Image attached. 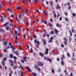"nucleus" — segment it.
<instances>
[{
	"label": "nucleus",
	"instance_id": "nucleus-1",
	"mask_svg": "<svg viewBox=\"0 0 76 76\" xmlns=\"http://www.w3.org/2000/svg\"><path fill=\"white\" fill-rule=\"evenodd\" d=\"M44 60H46L47 61H48L50 63L52 62V60H51V59L49 58L48 57H45Z\"/></svg>",
	"mask_w": 76,
	"mask_h": 76
},
{
	"label": "nucleus",
	"instance_id": "nucleus-2",
	"mask_svg": "<svg viewBox=\"0 0 76 76\" xmlns=\"http://www.w3.org/2000/svg\"><path fill=\"white\" fill-rule=\"evenodd\" d=\"M37 65L39 66H43V64L41 62H39L37 63Z\"/></svg>",
	"mask_w": 76,
	"mask_h": 76
},
{
	"label": "nucleus",
	"instance_id": "nucleus-3",
	"mask_svg": "<svg viewBox=\"0 0 76 76\" xmlns=\"http://www.w3.org/2000/svg\"><path fill=\"white\" fill-rule=\"evenodd\" d=\"M45 54L47 55L48 54V51H49V49L48 48L45 49Z\"/></svg>",
	"mask_w": 76,
	"mask_h": 76
},
{
	"label": "nucleus",
	"instance_id": "nucleus-4",
	"mask_svg": "<svg viewBox=\"0 0 76 76\" xmlns=\"http://www.w3.org/2000/svg\"><path fill=\"white\" fill-rule=\"evenodd\" d=\"M9 45L10 46H11V48H12V49H15V48L12 45V44H11V43L10 42H9Z\"/></svg>",
	"mask_w": 76,
	"mask_h": 76
},
{
	"label": "nucleus",
	"instance_id": "nucleus-5",
	"mask_svg": "<svg viewBox=\"0 0 76 76\" xmlns=\"http://www.w3.org/2000/svg\"><path fill=\"white\" fill-rule=\"evenodd\" d=\"M26 69H27V70L29 72V73L31 72V69H30L28 67H26Z\"/></svg>",
	"mask_w": 76,
	"mask_h": 76
},
{
	"label": "nucleus",
	"instance_id": "nucleus-6",
	"mask_svg": "<svg viewBox=\"0 0 76 76\" xmlns=\"http://www.w3.org/2000/svg\"><path fill=\"white\" fill-rule=\"evenodd\" d=\"M53 37H52L50 38V40H49L48 41V42L49 43L52 42V41H53Z\"/></svg>",
	"mask_w": 76,
	"mask_h": 76
},
{
	"label": "nucleus",
	"instance_id": "nucleus-7",
	"mask_svg": "<svg viewBox=\"0 0 76 76\" xmlns=\"http://www.w3.org/2000/svg\"><path fill=\"white\" fill-rule=\"evenodd\" d=\"M61 59L62 60V61L61 62V65H62V66H63L64 65V62H63V58H62V57L61 58Z\"/></svg>",
	"mask_w": 76,
	"mask_h": 76
},
{
	"label": "nucleus",
	"instance_id": "nucleus-8",
	"mask_svg": "<svg viewBox=\"0 0 76 76\" xmlns=\"http://www.w3.org/2000/svg\"><path fill=\"white\" fill-rule=\"evenodd\" d=\"M39 55L41 57H44V53H39Z\"/></svg>",
	"mask_w": 76,
	"mask_h": 76
},
{
	"label": "nucleus",
	"instance_id": "nucleus-9",
	"mask_svg": "<svg viewBox=\"0 0 76 76\" xmlns=\"http://www.w3.org/2000/svg\"><path fill=\"white\" fill-rule=\"evenodd\" d=\"M1 64L3 66H4V65H5V62L4 61H2L1 62Z\"/></svg>",
	"mask_w": 76,
	"mask_h": 76
},
{
	"label": "nucleus",
	"instance_id": "nucleus-10",
	"mask_svg": "<svg viewBox=\"0 0 76 76\" xmlns=\"http://www.w3.org/2000/svg\"><path fill=\"white\" fill-rule=\"evenodd\" d=\"M21 26H20L19 27H18V31H19V32H20V31H21Z\"/></svg>",
	"mask_w": 76,
	"mask_h": 76
},
{
	"label": "nucleus",
	"instance_id": "nucleus-11",
	"mask_svg": "<svg viewBox=\"0 0 76 76\" xmlns=\"http://www.w3.org/2000/svg\"><path fill=\"white\" fill-rule=\"evenodd\" d=\"M43 45H46V41L45 40H44L43 41Z\"/></svg>",
	"mask_w": 76,
	"mask_h": 76
},
{
	"label": "nucleus",
	"instance_id": "nucleus-12",
	"mask_svg": "<svg viewBox=\"0 0 76 76\" xmlns=\"http://www.w3.org/2000/svg\"><path fill=\"white\" fill-rule=\"evenodd\" d=\"M24 9L22 10V12H21V15L22 16H23L24 15Z\"/></svg>",
	"mask_w": 76,
	"mask_h": 76
},
{
	"label": "nucleus",
	"instance_id": "nucleus-13",
	"mask_svg": "<svg viewBox=\"0 0 76 76\" xmlns=\"http://www.w3.org/2000/svg\"><path fill=\"white\" fill-rule=\"evenodd\" d=\"M12 74H13V71H11L9 74V76H12Z\"/></svg>",
	"mask_w": 76,
	"mask_h": 76
},
{
	"label": "nucleus",
	"instance_id": "nucleus-14",
	"mask_svg": "<svg viewBox=\"0 0 76 76\" xmlns=\"http://www.w3.org/2000/svg\"><path fill=\"white\" fill-rule=\"evenodd\" d=\"M26 58H27V57H26V56H25V57H24L23 58V60L25 61H27L26 60Z\"/></svg>",
	"mask_w": 76,
	"mask_h": 76
},
{
	"label": "nucleus",
	"instance_id": "nucleus-15",
	"mask_svg": "<svg viewBox=\"0 0 76 76\" xmlns=\"http://www.w3.org/2000/svg\"><path fill=\"white\" fill-rule=\"evenodd\" d=\"M26 58H27V57H26V56H25V57H24L23 58V60L25 61H27L26 60Z\"/></svg>",
	"mask_w": 76,
	"mask_h": 76
},
{
	"label": "nucleus",
	"instance_id": "nucleus-16",
	"mask_svg": "<svg viewBox=\"0 0 76 76\" xmlns=\"http://www.w3.org/2000/svg\"><path fill=\"white\" fill-rule=\"evenodd\" d=\"M50 6H53V3L52 1H50Z\"/></svg>",
	"mask_w": 76,
	"mask_h": 76
},
{
	"label": "nucleus",
	"instance_id": "nucleus-17",
	"mask_svg": "<svg viewBox=\"0 0 76 76\" xmlns=\"http://www.w3.org/2000/svg\"><path fill=\"white\" fill-rule=\"evenodd\" d=\"M16 9L17 10H20V9H22V8L20 7H17Z\"/></svg>",
	"mask_w": 76,
	"mask_h": 76
},
{
	"label": "nucleus",
	"instance_id": "nucleus-18",
	"mask_svg": "<svg viewBox=\"0 0 76 76\" xmlns=\"http://www.w3.org/2000/svg\"><path fill=\"white\" fill-rule=\"evenodd\" d=\"M34 68L35 69H37L38 68V66L37 65H34Z\"/></svg>",
	"mask_w": 76,
	"mask_h": 76
},
{
	"label": "nucleus",
	"instance_id": "nucleus-19",
	"mask_svg": "<svg viewBox=\"0 0 76 76\" xmlns=\"http://www.w3.org/2000/svg\"><path fill=\"white\" fill-rule=\"evenodd\" d=\"M7 42H4V45H7Z\"/></svg>",
	"mask_w": 76,
	"mask_h": 76
},
{
	"label": "nucleus",
	"instance_id": "nucleus-20",
	"mask_svg": "<svg viewBox=\"0 0 76 76\" xmlns=\"http://www.w3.org/2000/svg\"><path fill=\"white\" fill-rule=\"evenodd\" d=\"M9 62H10V63H13V61H12V59L9 60Z\"/></svg>",
	"mask_w": 76,
	"mask_h": 76
},
{
	"label": "nucleus",
	"instance_id": "nucleus-21",
	"mask_svg": "<svg viewBox=\"0 0 76 76\" xmlns=\"http://www.w3.org/2000/svg\"><path fill=\"white\" fill-rule=\"evenodd\" d=\"M15 54L16 55H18L19 53L18 52V51H16L15 52Z\"/></svg>",
	"mask_w": 76,
	"mask_h": 76
},
{
	"label": "nucleus",
	"instance_id": "nucleus-22",
	"mask_svg": "<svg viewBox=\"0 0 76 76\" xmlns=\"http://www.w3.org/2000/svg\"><path fill=\"white\" fill-rule=\"evenodd\" d=\"M7 10L8 11V12H11V10L10 9V8H7Z\"/></svg>",
	"mask_w": 76,
	"mask_h": 76
},
{
	"label": "nucleus",
	"instance_id": "nucleus-23",
	"mask_svg": "<svg viewBox=\"0 0 76 76\" xmlns=\"http://www.w3.org/2000/svg\"><path fill=\"white\" fill-rule=\"evenodd\" d=\"M32 75H33L34 76H36L37 74L35 73L34 72H32Z\"/></svg>",
	"mask_w": 76,
	"mask_h": 76
},
{
	"label": "nucleus",
	"instance_id": "nucleus-24",
	"mask_svg": "<svg viewBox=\"0 0 76 76\" xmlns=\"http://www.w3.org/2000/svg\"><path fill=\"white\" fill-rule=\"evenodd\" d=\"M13 69H14L15 70L17 69V66H15L13 67Z\"/></svg>",
	"mask_w": 76,
	"mask_h": 76
},
{
	"label": "nucleus",
	"instance_id": "nucleus-25",
	"mask_svg": "<svg viewBox=\"0 0 76 76\" xmlns=\"http://www.w3.org/2000/svg\"><path fill=\"white\" fill-rule=\"evenodd\" d=\"M53 13L54 14V18H56V13L55 12H53Z\"/></svg>",
	"mask_w": 76,
	"mask_h": 76
},
{
	"label": "nucleus",
	"instance_id": "nucleus-26",
	"mask_svg": "<svg viewBox=\"0 0 76 76\" xmlns=\"http://www.w3.org/2000/svg\"><path fill=\"white\" fill-rule=\"evenodd\" d=\"M6 29L7 31H8L9 29V27L8 26H7L6 27Z\"/></svg>",
	"mask_w": 76,
	"mask_h": 76
},
{
	"label": "nucleus",
	"instance_id": "nucleus-27",
	"mask_svg": "<svg viewBox=\"0 0 76 76\" xmlns=\"http://www.w3.org/2000/svg\"><path fill=\"white\" fill-rule=\"evenodd\" d=\"M15 35H18V32H17V31H16V30H15Z\"/></svg>",
	"mask_w": 76,
	"mask_h": 76
},
{
	"label": "nucleus",
	"instance_id": "nucleus-28",
	"mask_svg": "<svg viewBox=\"0 0 76 76\" xmlns=\"http://www.w3.org/2000/svg\"><path fill=\"white\" fill-rule=\"evenodd\" d=\"M24 12H26V13L28 12V9H26L25 10H24Z\"/></svg>",
	"mask_w": 76,
	"mask_h": 76
},
{
	"label": "nucleus",
	"instance_id": "nucleus-29",
	"mask_svg": "<svg viewBox=\"0 0 76 76\" xmlns=\"http://www.w3.org/2000/svg\"><path fill=\"white\" fill-rule=\"evenodd\" d=\"M64 40L65 41H67V39L66 37H64Z\"/></svg>",
	"mask_w": 76,
	"mask_h": 76
},
{
	"label": "nucleus",
	"instance_id": "nucleus-30",
	"mask_svg": "<svg viewBox=\"0 0 76 76\" xmlns=\"http://www.w3.org/2000/svg\"><path fill=\"white\" fill-rule=\"evenodd\" d=\"M21 74H20V76H23V72L22 71H20Z\"/></svg>",
	"mask_w": 76,
	"mask_h": 76
},
{
	"label": "nucleus",
	"instance_id": "nucleus-31",
	"mask_svg": "<svg viewBox=\"0 0 76 76\" xmlns=\"http://www.w3.org/2000/svg\"><path fill=\"white\" fill-rule=\"evenodd\" d=\"M67 41H64V43L65 45H67Z\"/></svg>",
	"mask_w": 76,
	"mask_h": 76
},
{
	"label": "nucleus",
	"instance_id": "nucleus-32",
	"mask_svg": "<svg viewBox=\"0 0 76 76\" xmlns=\"http://www.w3.org/2000/svg\"><path fill=\"white\" fill-rule=\"evenodd\" d=\"M60 7L58 5H57V9H61Z\"/></svg>",
	"mask_w": 76,
	"mask_h": 76
},
{
	"label": "nucleus",
	"instance_id": "nucleus-33",
	"mask_svg": "<svg viewBox=\"0 0 76 76\" xmlns=\"http://www.w3.org/2000/svg\"><path fill=\"white\" fill-rule=\"evenodd\" d=\"M10 58H12L13 57V55L11 54L10 55Z\"/></svg>",
	"mask_w": 76,
	"mask_h": 76
},
{
	"label": "nucleus",
	"instance_id": "nucleus-34",
	"mask_svg": "<svg viewBox=\"0 0 76 76\" xmlns=\"http://www.w3.org/2000/svg\"><path fill=\"white\" fill-rule=\"evenodd\" d=\"M51 72H52V73H54V69H52L51 70Z\"/></svg>",
	"mask_w": 76,
	"mask_h": 76
},
{
	"label": "nucleus",
	"instance_id": "nucleus-35",
	"mask_svg": "<svg viewBox=\"0 0 76 76\" xmlns=\"http://www.w3.org/2000/svg\"><path fill=\"white\" fill-rule=\"evenodd\" d=\"M17 39H18V36H15V40L16 41V40H17Z\"/></svg>",
	"mask_w": 76,
	"mask_h": 76
},
{
	"label": "nucleus",
	"instance_id": "nucleus-36",
	"mask_svg": "<svg viewBox=\"0 0 76 76\" xmlns=\"http://www.w3.org/2000/svg\"><path fill=\"white\" fill-rule=\"evenodd\" d=\"M36 48H39V45H37V44H36Z\"/></svg>",
	"mask_w": 76,
	"mask_h": 76
},
{
	"label": "nucleus",
	"instance_id": "nucleus-37",
	"mask_svg": "<svg viewBox=\"0 0 76 76\" xmlns=\"http://www.w3.org/2000/svg\"><path fill=\"white\" fill-rule=\"evenodd\" d=\"M30 52L31 53H32L33 52V50H32V48H31L30 49Z\"/></svg>",
	"mask_w": 76,
	"mask_h": 76
},
{
	"label": "nucleus",
	"instance_id": "nucleus-38",
	"mask_svg": "<svg viewBox=\"0 0 76 76\" xmlns=\"http://www.w3.org/2000/svg\"><path fill=\"white\" fill-rule=\"evenodd\" d=\"M37 39H35L34 40V43H36V42H37Z\"/></svg>",
	"mask_w": 76,
	"mask_h": 76
},
{
	"label": "nucleus",
	"instance_id": "nucleus-39",
	"mask_svg": "<svg viewBox=\"0 0 76 76\" xmlns=\"http://www.w3.org/2000/svg\"><path fill=\"white\" fill-rule=\"evenodd\" d=\"M50 34H54V31H51L50 32Z\"/></svg>",
	"mask_w": 76,
	"mask_h": 76
},
{
	"label": "nucleus",
	"instance_id": "nucleus-40",
	"mask_svg": "<svg viewBox=\"0 0 76 76\" xmlns=\"http://www.w3.org/2000/svg\"><path fill=\"white\" fill-rule=\"evenodd\" d=\"M4 31L3 29H0V32H4Z\"/></svg>",
	"mask_w": 76,
	"mask_h": 76
},
{
	"label": "nucleus",
	"instance_id": "nucleus-41",
	"mask_svg": "<svg viewBox=\"0 0 76 76\" xmlns=\"http://www.w3.org/2000/svg\"><path fill=\"white\" fill-rule=\"evenodd\" d=\"M52 26H53V25L52 24H51V23L49 24L50 27H51Z\"/></svg>",
	"mask_w": 76,
	"mask_h": 76
},
{
	"label": "nucleus",
	"instance_id": "nucleus-42",
	"mask_svg": "<svg viewBox=\"0 0 76 76\" xmlns=\"http://www.w3.org/2000/svg\"><path fill=\"white\" fill-rule=\"evenodd\" d=\"M62 57H63V58H65V56H64V54H62Z\"/></svg>",
	"mask_w": 76,
	"mask_h": 76
},
{
	"label": "nucleus",
	"instance_id": "nucleus-43",
	"mask_svg": "<svg viewBox=\"0 0 76 76\" xmlns=\"http://www.w3.org/2000/svg\"><path fill=\"white\" fill-rule=\"evenodd\" d=\"M6 39L4 38H3L2 39V40L3 41H4Z\"/></svg>",
	"mask_w": 76,
	"mask_h": 76
},
{
	"label": "nucleus",
	"instance_id": "nucleus-44",
	"mask_svg": "<svg viewBox=\"0 0 76 76\" xmlns=\"http://www.w3.org/2000/svg\"><path fill=\"white\" fill-rule=\"evenodd\" d=\"M44 24H47V21L45 20L44 21Z\"/></svg>",
	"mask_w": 76,
	"mask_h": 76
},
{
	"label": "nucleus",
	"instance_id": "nucleus-45",
	"mask_svg": "<svg viewBox=\"0 0 76 76\" xmlns=\"http://www.w3.org/2000/svg\"><path fill=\"white\" fill-rule=\"evenodd\" d=\"M33 37L34 38H37V36L35 35H34Z\"/></svg>",
	"mask_w": 76,
	"mask_h": 76
},
{
	"label": "nucleus",
	"instance_id": "nucleus-46",
	"mask_svg": "<svg viewBox=\"0 0 76 76\" xmlns=\"http://www.w3.org/2000/svg\"><path fill=\"white\" fill-rule=\"evenodd\" d=\"M64 72L66 74V75H67V71H66V70H64Z\"/></svg>",
	"mask_w": 76,
	"mask_h": 76
},
{
	"label": "nucleus",
	"instance_id": "nucleus-47",
	"mask_svg": "<svg viewBox=\"0 0 76 76\" xmlns=\"http://www.w3.org/2000/svg\"><path fill=\"white\" fill-rule=\"evenodd\" d=\"M16 19L17 22H19V20H18V17H16Z\"/></svg>",
	"mask_w": 76,
	"mask_h": 76
},
{
	"label": "nucleus",
	"instance_id": "nucleus-48",
	"mask_svg": "<svg viewBox=\"0 0 76 76\" xmlns=\"http://www.w3.org/2000/svg\"><path fill=\"white\" fill-rule=\"evenodd\" d=\"M6 26H7V25L6 23H4L3 25V26H4V27H5Z\"/></svg>",
	"mask_w": 76,
	"mask_h": 76
},
{
	"label": "nucleus",
	"instance_id": "nucleus-49",
	"mask_svg": "<svg viewBox=\"0 0 76 76\" xmlns=\"http://www.w3.org/2000/svg\"><path fill=\"white\" fill-rule=\"evenodd\" d=\"M22 3H25V1L24 0H23L22 1Z\"/></svg>",
	"mask_w": 76,
	"mask_h": 76
},
{
	"label": "nucleus",
	"instance_id": "nucleus-50",
	"mask_svg": "<svg viewBox=\"0 0 76 76\" xmlns=\"http://www.w3.org/2000/svg\"><path fill=\"white\" fill-rule=\"evenodd\" d=\"M72 15L74 17H75L76 16V14L75 13H73L72 14Z\"/></svg>",
	"mask_w": 76,
	"mask_h": 76
},
{
	"label": "nucleus",
	"instance_id": "nucleus-51",
	"mask_svg": "<svg viewBox=\"0 0 76 76\" xmlns=\"http://www.w3.org/2000/svg\"><path fill=\"white\" fill-rule=\"evenodd\" d=\"M44 13L45 14V15H47V13L46 11H44Z\"/></svg>",
	"mask_w": 76,
	"mask_h": 76
},
{
	"label": "nucleus",
	"instance_id": "nucleus-52",
	"mask_svg": "<svg viewBox=\"0 0 76 76\" xmlns=\"http://www.w3.org/2000/svg\"><path fill=\"white\" fill-rule=\"evenodd\" d=\"M19 18V19H20V18H21V15L20 14H19L18 15Z\"/></svg>",
	"mask_w": 76,
	"mask_h": 76
},
{
	"label": "nucleus",
	"instance_id": "nucleus-53",
	"mask_svg": "<svg viewBox=\"0 0 76 76\" xmlns=\"http://www.w3.org/2000/svg\"><path fill=\"white\" fill-rule=\"evenodd\" d=\"M23 37H24V38H26V35L25 34H24L23 35Z\"/></svg>",
	"mask_w": 76,
	"mask_h": 76
},
{
	"label": "nucleus",
	"instance_id": "nucleus-54",
	"mask_svg": "<svg viewBox=\"0 0 76 76\" xmlns=\"http://www.w3.org/2000/svg\"><path fill=\"white\" fill-rule=\"evenodd\" d=\"M67 56H68L69 57H70V54H69V53H67Z\"/></svg>",
	"mask_w": 76,
	"mask_h": 76
},
{
	"label": "nucleus",
	"instance_id": "nucleus-55",
	"mask_svg": "<svg viewBox=\"0 0 76 76\" xmlns=\"http://www.w3.org/2000/svg\"><path fill=\"white\" fill-rule=\"evenodd\" d=\"M4 53H6L7 52V50H6V49H5L4 50Z\"/></svg>",
	"mask_w": 76,
	"mask_h": 76
},
{
	"label": "nucleus",
	"instance_id": "nucleus-56",
	"mask_svg": "<svg viewBox=\"0 0 76 76\" xmlns=\"http://www.w3.org/2000/svg\"><path fill=\"white\" fill-rule=\"evenodd\" d=\"M10 21L12 23V22H13V20L12 19H10Z\"/></svg>",
	"mask_w": 76,
	"mask_h": 76
},
{
	"label": "nucleus",
	"instance_id": "nucleus-57",
	"mask_svg": "<svg viewBox=\"0 0 76 76\" xmlns=\"http://www.w3.org/2000/svg\"><path fill=\"white\" fill-rule=\"evenodd\" d=\"M57 26L58 27H60V28L61 27V26H59L58 24H57Z\"/></svg>",
	"mask_w": 76,
	"mask_h": 76
},
{
	"label": "nucleus",
	"instance_id": "nucleus-58",
	"mask_svg": "<svg viewBox=\"0 0 76 76\" xmlns=\"http://www.w3.org/2000/svg\"><path fill=\"white\" fill-rule=\"evenodd\" d=\"M37 69L38 71H40V70H41V69H40V68H38Z\"/></svg>",
	"mask_w": 76,
	"mask_h": 76
},
{
	"label": "nucleus",
	"instance_id": "nucleus-59",
	"mask_svg": "<svg viewBox=\"0 0 76 76\" xmlns=\"http://www.w3.org/2000/svg\"><path fill=\"white\" fill-rule=\"evenodd\" d=\"M46 36H47V37H48V38H49V34H46Z\"/></svg>",
	"mask_w": 76,
	"mask_h": 76
},
{
	"label": "nucleus",
	"instance_id": "nucleus-60",
	"mask_svg": "<svg viewBox=\"0 0 76 76\" xmlns=\"http://www.w3.org/2000/svg\"><path fill=\"white\" fill-rule=\"evenodd\" d=\"M0 21L1 22H3V21H4V20L3 19H1Z\"/></svg>",
	"mask_w": 76,
	"mask_h": 76
},
{
	"label": "nucleus",
	"instance_id": "nucleus-61",
	"mask_svg": "<svg viewBox=\"0 0 76 76\" xmlns=\"http://www.w3.org/2000/svg\"><path fill=\"white\" fill-rule=\"evenodd\" d=\"M36 11L39 14H40V12H39V10H36Z\"/></svg>",
	"mask_w": 76,
	"mask_h": 76
},
{
	"label": "nucleus",
	"instance_id": "nucleus-62",
	"mask_svg": "<svg viewBox=\"0 0 76 76\" xmlns=\"http://www.w3.org/2000/svg\"><path fill=\"white\" fill-rule=\"evenodd\" d=\"M34 2H35V3H37V2H38V1H37V0H35Z\"/></svg>",
	"mask_w": 76,
	"mask_h": 76
},
{
	"label": "nucleus",
	"instance_id": "nucleus-63",
	"mask_svg": "<svg viewBox=\"0 0 76 76\" xmlns=\"http://www.w3.org/2000/svg\"><path fill=\"white\" fill-rule=\"evenodd\" d=\"M11 66H13V63H11V64L10 65Z\"/></svg>",
	"mask_w": 76,
	"mask_h": 76
},
{
	"label": "nucleus",
	"instance_id": "nucleus-64",
	"mask_svg": "<svg viewBox=\"0 0 76 76\" xmlns=\"http://www.w3.org/2000/svg\"><path fill=\"white\" fill-rule=\"evenodd\" d=\"M55 31L57 33V30L56 29H55Z\"/></svg>",
	"mask_w": 76,
	"mask_h": 76
}]
</instances>
